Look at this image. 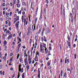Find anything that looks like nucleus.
<instances>
[{"label":"nucleus","mask_w":78,"mask_h":78,"mask_svg":"<svg viewBox=\"0 0 78 78\" xmlns=\"http://www.w3.org/2000/svg\"><path fill=\"white\" fill-rule=\"evenodd\" d=\"M22 14L23 15V16H24V15H25V12L24 11L23 12H22Z\"/></svg>","instance_id":"37998d69"},{"label":"nucleus","mask_w":78,"mask_h":78,"mask_svg":"<svg viewBox=\"0 0 78 78\" xmlns=\"http://www.w3.org/2000/svg\"><path fill=\"white\" fill-rule=\"evenodd\" d=\"M37 17L34 20V22H35V23H36V22H37Z\"/></svg>","instance_id":"58836bf2"},{"label":"nucleus","mask_w":78,"mask_h":78,"mask_svg":"<svg viewBox=\"0 0 78 78\" xmlns=\"http://www.w3.org/2000/svg\"><path fill=\"white\" fill-rule=\"evenodd\" d=\"M3 59L4 60V61H6V57H4Z\"/></svg>","instance_id":"e433bc0d"},{"label":"nucleus","mask_w":78,"mask_h":78,"mask_svg":"<svg viewBox=\"0 0 78 78\" xmlns=\"http://www.w3.org/2000/svg\"><path fill=\"white\" fill-rule=\"evenodd\" d=\"M16 5H17V8H20V4H18Z\"/></svg>","instance_id":"bb28decb"},{"label":"nucleus","mask_w":78,"mask_h":78,"mask_svg":"<svg viewBox=\"0 0 78 78\" xmlns=\"http://www.w3.org/2000/svg\"><path fill=\"white\" fill-rule=\"evenodd\" d=\"M11 25V23L10 22V21H9V27H10V26Z\"/></svg>","instance_id":"c756f323"},{"label":"nucleus","mask_w":78,"mask_h":78,"mask_svg":"<svg viewBox=\"0 0 78 78\" xmlns=\"http://www.w3.org/2000/svg\"><path fill=\"white\" fill-rule=\"evenodd\" d=\"M30 47H31V43H32V39H30Z\"/></svg>","instance_id":"a878e982"},{"label":"nucleus","mask_w":78,"mask_h":78,"mask_svg":"<svg viewBox=\"0 0 78 78\" xmlns=\"http://www.w3.org/2000/svg\"><path fill=\"white\" fill-rule=\"evenodd\" d=\"M10 70L11 71H13V70H14V68L12 67H11L10 69Z\"/></svg>","instance_id":"052dcab7"},{"label":"nucleus","mask_w":78,"mask_h":78,"mask_svg":"<svg viewBox=\"0 0 78 78\" xmlns=\"http://www.w3.org/2000/svg\"><path fill=\"white\" fill-rule=\"evenodd\" d=\"M5 15L7 16H9V12L7 13V12H5Z\"/></svg>","instance_id":"c9c22d12"},{"label":"nucleus","mask_w":78,"mask_h":78,"mask_svg":"<svg viewBox=\"0 0 78 78\" xmlns=\"http://www.w3.org/2000/svg\"><path fill=\"white\" fill-rule=\"evenodd\" d=\"M40 16H42V9L41 10Z\"/></svg>","instance_id":"49530a36"},{"label":"nucleus","mask_w":78,"mask_h":78,"mask_svg":"<svg viewBox=\"0 0 78 78\" xmlns=\"http://www.w3.org/2000/svg\"><path fill=\"white\" fill-rule=\"evenodd\" d=\"M44 50L45 53H46V54H47V53L48 52V49L47 48H45Z\"/></svg>","instance_id":"2eb2a0df"},{"label":"nucleus","mask_w":78,"mask_h":78,"mask_svg":"<svg viewBox=\"0 0 78 78\" xmlns=\"http://www.w3.org/2000/svg\"><path fill=\"white\" fill-rule=\"evenodd\" d=\"M19 23H20V21H19L16 23L15 26L16 28H19Z\"/></svg>","instance_id":"20e7f679"},{"label":"nucleus","mask_w":78,"mask_h":78,"mask_svg":"<svg viewBox=\"0 0 78 78\" xmlns=\"http://www.w3.org/2000/svg\"><path fill=\"white\" fill-rule=\"evenodd\" d=\"M10 33V32H9V30L5 32L6 35H8V33Z\"/></svg>","instance_id":"cd10ccee"},{"label":"nucleus","mask_w":78,"mask_h":78,"mask_svg":"<svg viewBox=\"0 0 78 78\" xmlns=\"http://www.w3.org/2000/svg\"><path fill=\"white\" fill-rule=\"evenodd\" d=\"M44 49H43L42 48H40V52H42V51H44Z\"/></svg>","instance_id":"4d7b16f0"},{"label":"nucleus","mask_w":78,"mask_h":78,"mask_svg":"<svg viewBox=\"0 0 78 78\" xmlns=\"http://www.w3.org/2000/svg\"><path fill=\"white\" fill-rule=\"evenodd\" d=\"M73 16H71L70 17V19L71 20V22L72 23H73Z\"/></svg>","instance_id":"6ab92c4d"},{"label":"nucleus","mask_w":78,"mask_h":78,"mask_svg":"<svg viewBox=\"0 0 78 78\" xmlns=\"http://www.w3.org/2000/svg\"><path fill=\"white\" fill-rule=\"evenodd\" d=\"M51 63V60H49L48 61V62H47L48 66H50Z\"/></svg>","instance_id":"4468645a"},{"label":"nucleus","mask_w":78,"mask_h":78,"mask_svg":"<svg viewBox=\"0 0 78 78\" xmlns=\"http://www.w3.org/2000/svg\"><path fill=\"white\" fill-rule=\"evenodd\" d=\"M48 49L49 51H51V46H49Z\"/></svg>","instance_id":"473e14b6"},{"label":"nucleus","mask_w":78,"mask_h":78,"mask_svg":"<svg viewBox=\"0 0 78 78\" xmlns=\"http://www.w3.org/2000/svg\"><path fill=\"white\" fill-rule=\"evenodd\" d=\"M26 67L27 68V70H29V68H30V66H29V65H27L26 66Z\"/></svg>","instance_id":"aec40b11"},{"label":"nucleus","mask_w":78,"mask_h":78,"mask_svg":"<svg viewBox=\"0 0 78 78\" xmlns=\"http://www.w3.org/2000/svg\"><path fill=\"white\" fill-rule=\"evenodd\" d=\"M43 41L45 42H47V39L46 38H44L43 39Z\"/></svg>","instance_id":"5fc2aeb1"},{"label":"nucleus","mask_w":78,"mask_h":78,"mask_svg":"<svg viewBox=\"0 0 78 78\" xmlns=\"http://www.w3.org/2000/svg\"><path fill=\"white\" fill-rule=\"evenodd\" d=\"M48 69L49 70H51V66L48 67Z\"/></svg>","instance_id":"e2e57ef3"},{"label":"nucleus","mask_w":78,"mask_h":78,"mask_svg":"<svg viewBox=\"0 0 78 78\" xmlns=\"http://www.w3.org/2000/svg\"><path fill=\"white\" fill-rule=\"evenodd\" d=\"M19 20V16H17L16 18H14V23H15Z\"/></svg>","instance_id":"f03ea898"},{"label":"nucleus","mask_w":78,"mask_h":78,"mask_svg":"<svg viewBox=\"0 0 78 78\" xmlns=\"http://www.w3.org/2000/svg\"><path fill=\"white\" fill-rule=\"evenodd\" d=\"M34 60L36 62L39 61V60H38V57L37 56H35Z\"/></svg>","instance_id":"9d476101"},{"label":"nucleus","mask_w":78,"mask_h":78,"mask_svg":"<svg viewBox=\"0 0 78 78\" xmlns=\"http://www.w3.org/2000/svg\"><path fill=\"white\" fill-rule=\"evenodd\" d=\"M18 42H21V38H20L18 40Z\"/></svg>","instance_id":"0e129e2a"},{"label":"nucleus","mask_w":78,"mask_h":78,"mask_svg":"<svg viewBox=\"0 0 78 78\" xmlns=\"http://www.w3.org/2000/svg\"><path fill=\"white\" fill-rule=\"evenodd\" d=\"M41 28H40L39 30L38 31V34H40V33H41Z\"/></svg>","instance_id":"7c9ffc66"},{"label":"nucleus","mask_w":78,"mask_h":78,"mask_svg":"<svg viewBox=\"0 0 78 78\" xmlns=\"http://www.w3.org/2000/svg\"><path fill=\"white\" fill-rule=\"evenodd\" d=\"M67 57H66V59L65 60V64H66L67 62Z\"/></svg>","instance_id":"79ce46f5"},{"label":"nucleus","mask_w":78,"mask_h":78,"mask_svg":"<svg viewBox=\"0 0 78 78\" xmlns=\"http://www.w3.org/2000/svg\"><path fill=\"white\" fill-rule=\"evenodd\" d=\"M20 46H21V44L20 43L18 46V48L17 49V51H19V49H20Z\"/></svg>","instance_id":"0eeeda50"},{"label":"nucleus","mask_w":78,"mask_h":78,"mask_svg":"<svg viewBox=\"0 0 78 78\" xmlns=\"http://www.w3.org/2000/svg\"><path fill=\"white\" fill-rule=\"evenodd\" d=\"M20 62H22V58L20 57Z\"/></svg>","instance_id":"ea45409f"},{"label":"nucleus","mask_w":78,"mask_h":78,"mask_svg":"<svg viewBox=\"0 0 78 78\" xmlns=\"http://www.w3.org/2000/svg\"><path fill=\"white\" fill-rule=\"evenodd\" d=\"M67 71H68V72H70V69L69 68H67Z\"/></svg>","instance_id":"680f3d73"},{"label":"nucleus","mask_w":78,"mask_h":78,"mask_svg":"<svg viewBox=\"0 0 78 78\" xmlns=\"http://www.w3.org/2000/svg\"><path fill=\"white\" fill-rule=\"evenodd\" d=\"M74 56V59H76V54H75Z\"/></svg>","instance_id":"09e8293b"},{"label":"nucleus","mask_w":78,"mask_h":78,"mask_svg":"<svg viewBox=\"0 0 78 78\" xmlns=\"http://www.w3.org/2000/svg\"><path fill=\"white\" fill-rule=\"evenodd\" d=\"M72 30V32H70V36H72V32H73V30Z\"/></svg>","instance_id":"a211bd4d"},{"label":"nucleus","mask_w":78,"mask_h":78,"mask_svg":"<svg viewBox=\"0 0 78 78\" xmlns=\"http://www.w3.org/2000/svg\"><path fill=\"white\" fill-rule=\"evenodd\" d=\"M37 55H38V56L39 57L40 56V55H39V52H38L37 51V53L36 54V56H37Z\"/></svg>","instance_id":"f3484780"},{"label":"nucleus","mask_w":78,"mask_h":78,"mask_svg":"<svg viewBox=\"0 0 78 78\" xmlns=\"http://www.w3.org/2000/svg\"><path fill=\"white\" fill-rule=\"evenodd\" d=\"M18 14H22V10L18 12Z\"/></svg>","instance_id":"f704fd0d"},{"label":"nucleus","mask_w":78,"mask_h":78,"mask_svg":"<svg viewBox=\"0 0 78 78\" xmlns=\"http://www.w3.org/2000/svg\"><path fill=\"white\" fill-rule=\"evenodd\" d=\"M11 37H12V34H10V35H9L8 37H7L8 40H10V39H11Z\"/></svg>","instance_id":"6e6552de"},{"label":"nucleus","mask_w":78,"mask_h":78,"mask_svg":"<svg viewBox=\"0 0 78 78\" xmlns=\"http://www.w3.org/2000/svg\"><path fill=\"white\" fill-rule=\"evenodd\" d=\"M57 59H55V60H54V64H56V62H57Z\"/></svg>","instance_id":"8fccbe9b"},{"label":"nucleus","mask_w":78,"mask_h":78,"mask_svg":"<svg viewBox=\"0 0 78 78\" xmlns=\"http://www.w3.org/2000/svg\"><path fill=\"white\" fill-rule=\"evenodd\" d=\"M65 9H66V8L65 7H64V8H63L62 9V13L63 15H64V17H65V14L66 13V12L65 11Z\"/></svg>","instance_id":"423d86ee"},{"label":"nucleus","mask_w":78,"mask_h":78,"mask_svg":"<svg viewBox=\"0 0 78 78\" xmlns=\"http://www.w3.org/2000/svg\"><path fill=\"white\" fill-rule=\"evenodd\" d=\"M22 5H24V6H27V4L26 3H25L24 2H22Z\"/></svg>","instance_id":"393cba45"},{"label":"nucleus","mask_w":78,"mask_h":78,"mask_svg":"<svg viewBox=\"0 0 78 78\" xmlns=\"http://www.w3.org/2000/svg\"><path fill=\"white\" fill-rule=\"evenodd\" d=\"M30 29H29L28 30V33H27V36H30Z\"/></svg>","instance_id":"1a4fd4ad"},{"label":"nucleus","mask_w":78,"mask_h":78,"mask_svg":"<svg viewBox=\"0 0 78 78\" xmlns=\"http://www.w3.org/2000/svg\"><path fill=\"white\" fill-rule=\"evenodd\" d=\"M43 44H44V45H43V47H44V48H47L46 47V44H44V43H43Z\"/></svg>","instance_id":"2f4dec72"},{"label":"nucleus","mask_w":78,"mask_h":78,"mask_svg":"<svg viewBox=\"0 0 78 78\" xmlns=\"http://www.w3.org/2000/svg\"><path fill=\"white\" fill-rule=\"evenodd\" d=\"M75 0H73V5H75Z\"/></svg>","instance_id":"13d9d810"},{"label":"nucleus","mask_w":78,"mask_h":78,"mask_svg":"<svg viewBox=\"0 0 78 78\" xmlns=\"http://www.w3.org/2000/svg\"><path fill=\"white\" fill-rule=\"evenodd\" d=\"M62 73H63V71L62 70H61V76L62 77Z\"/></svg>","instance_id":"c03bdc74"},{"label":"nucleus","mask_w":78,"mask_h":78,"mask_svg":"<svg viewBox=\"0 0 78 78\" xmlns=\"http://www.w3.org/2000/svg\"><path fill=\"white\" fill-rule=\"evenodd\" d=\"M3 68V65H1L0 66V69H2Z\"/></svg>","instance_id":"de8ad7c7"},{"label":"nucleus","mask_w":78,"mask_h":78,"mask_svg":"<svg viewBox=\"0 0 78 78\" xmlns=\"http://www.w3.org/2000/svg\"><path fill=\"white\" fill-rule=\"evenodd\" d=\"M8 44V43L6 41H4V46H6V44Z\"/></svg>","instance_id":"dca6fc26"},{"label":"nucleus","mask_w":78,"mask_h":78,"mask_svg":"<svg viewBox=\"0 0 78 78\" xmlns=\"http://www.w3.org/2000/svg\"><path fill=\"white\" fill-rule=\"evenodd\" d=\"M20 73H18V77H17V78H19V77H20Z\"/></svg>","instance_id":"338daca9"},{"label":"nucleus","mask_w":78,"mask_h":78,"mask_svg":"<svg viewBox=\"0 0 78 78\" xmlns=\"http://www.w3.org/2000/svg\"><path fill=\"white\" fill-rule=\"evenodd\" d=\"M67 38L68 41H67L66 42H68V43H67V45H68V46L69 48H71V43H70V37L69 36V34H68V35Z\"/></svg>","instance_id":"f257e3e1"},{"label":"nucleus","mask_w":78,"mask_h":78,"mask_svg":"<svg viewBox=\"0 0 78 78\" xmlns=\"http://www.w3.org/2000/svg\"><path fill=\"white\" fill-rule=\"evenodd\" d=\"M19 71L20 72H21V65H19Z\"/></svg>","instance_id":"ddd939ff"},{"label":"nucleus","mask_w":78,"mask_h":78,"mask_svg":"<svg viewBox=\"0 0 78 78\" xmlns=\"http://www.w3.org/2000/svg\"><path fill=\"white\" fill-rule=\"evenodd\" d=\"M6 20H7V21L9 20V16H7L6 18Z\"/></svg>","instance_id":"4c0bfd02"},{"label":"nucleus","mask_w":78,"mask_h":78,"mask_svg":"<svg viewBox=\"0 0 78 78\" xmlns=\"http://www.w3.org/2000/svg\"><path fill=\"white\" fill-rule=\"evenodd\" d=\"M0 58L1 59L2 58V52H0Z\"/></svg>","instance_id":"a19ab883"},{"label":"nucleus","mask_w":78,"mask_h":78,"mask_svg":"<svg viewBox=\"0 0 78 78\" xmlns=\"http://www.w3.org/2000/svg\"><path fill=\"white\" fill-rule=\"evenodd\" d=\"M17 16V15L16 14H15L13 17H16Z\"/></svg>","instance_id":"774afa93"},{"label":"nucleus","mask_w":78,"mask_h":78,"mask_svg":"<svg viewBox=\"0 0 78 78\" xmlns=\"http://www.w3.org/2000/svg\"><path fill=\"white\" fill-rule=\"evenodd\" d=\"M72 12L74 15H75V8H73Z\"/></svg>","instance_id":"f8f14e48"},{"label":"nucleus","mask_w":78,"mask_h":78,"mask_svg":"<svg viewBox=\"0 0 78 78\" xmlns=\"http://www.w3.org/2000/svg\"><path fill=\"white\" fill-rule=\"evenodd\" d=\"M36 34H37V35L35 36V39L36 41L37 42V41L38 40V33H36Z\"/></svg>","instance_id":"39448f33"},{"label":"nucleus","mask_w":78,"mask_h":78,"mask_svg":"<svg viewBox=\"0 0 78 78\" xmlns=\"http://www.w3.org/2000/svg\"><path fill=\"white\" fill-rule=\"evenodd\" d=\"M40 70V68H39L38 69L37 73L38 74H41V71Z\"/></svg>","instance_id":"4be33fe9"},{"label":"nucleus","mask_w":78,"mask_h":78,"mask_svg":"<svg viewBox=\"0 0 78 78\" xmlns=\"http://www.w3.org/2000/svg\"><path fill=\"white\" fill-rule=\"evenodd\" d=\"M29 29H30V33H32L33 32V30L31 28V27H30V28H29Z\"/></svg>","instance_id":"c85d7f7f"},{"label":"nucleus","mask_w":78,"mask_h":78,"mask_svg":"<svg viewBox=\"0 0 78 78\" xmlns=\"http://www.w3.org/2000/svg\"><path fill=\"white\" fill-rule=\"evenodd\" d=\"M49 59V58H48V57L46 58V61H48Z\"/></svg>","instance_id":"603ef678"},{"label":"nucleus","mask_w":78,"mask_h":78,"mask_svg":"<svg viewBox=\"0 0 78 78\" xmlns=\"http://www.w3.org/2000/svg\"><path fill=\"white\" fill-rule=\"evenodd\" d=\"M33 8V2H32L31 4V6H30V9Z\"/></svg>","instance_id":"3c124183"},{"label":"nucleus","mask_w":78,"mask_h":78,"mask_svg":"<svg viewBox=\"0 0 78 78\" xmlns=\"http://www.w3.org/2000/svg\"><path fill=\"white\" fill-rule=\"evenodd\" d=\"M38 78H41V74H38L37 76Z\"/></svg>","instance_id":"a18cd8bd"},{"label":"nucleus","mask_w":78,"mask_h":78,"mask_svg":"<svg viewBox=\"0 0 78 78\" xmlns=\"http://www.w3.org/2000/svg\"><path fill=\"white\" fill-rule=\"evenodd\" d=\"M67 73H66V72H65L64 75V76L65 77V78H66V76H67Z\"/></svg>","instance_id":"5701e85b"},{"label":"nucleus","mask_w":78,"mask_h":78,"mask_svg":"<svg viewBox=\"0 0 78 78\" xmlns=\"http://www.w3.org/2000/svg\"><path fill=\"white\" fill-rule=\"evenodd\" d=\"M21 34H22V31H21L19 34V36H20V37H21Z\"/></svg>","instance_id":"bf43d9fd"},{"label":"nucleus","mask_w":78,"mask_h":78,"mask_svg":"<svg viewBox=\"0 0 78 78\" xmlns=\"http://www.w3.org/2000/svg\"><path fill=\"white\" fill-rule=\"evenodd\" d=\"M50 32V28H48L47 30L46 31V34H48Z\"/></svg>","instance_id":"9b49d317"},{"label":"nucleus","mask_w":78,"mask_h":78,"mask_svg":"<svg viewBox=\"0 0 78 78\" xmlns=\"http://www.w3.org/2000/svg\"><path fill=\"white\" fill-rule=\"evenodd\" d=\"M21 19L22 20V22H23L24 20V26H25V24H26V18H24L23 17V16H22Z\"/></svg>","instance_id":"7ed1b4c3"},{"label":"nucleus","mask_w":78,"mask_h":78,"mask_svg":"<svg viewBox=\"0 0 78 78\" xmlns=\"http://www.w3.org/2000/svg\"><path fill=\"white\" fill-rule=\"evenodd\" d=\"M28 62V61H27V57L25 58L24 59V62L26 63V62Z\"/></svg>","instance_id":"b1692460"},{"label":"nucleus","mask_w":78,"mask_h":78,"mask_svg":"<svg viewBox=\"0 0 78 78\" xmlns=\"http://www.w3.org/2000/svg\"><path fill=\"white\" fill-rule=\"evenodd\" d=\"M22 78H25V73H24L22 74Z\"/></svg>","instance_id":"412c9836"},{"label":"nucleus","mask_w":78,"mask_h":78,"mask_svg":"<svg viewBox=\"0 0 78 78\" xmlns=\"http://www.w3.org/2000/svg\"><path fill=\"white\" fill-rule=\"evenodd\" d=\"M29 21L31 22V18L30 17V15H29Z\"/></svg>","instance_id":"6e6d98bb"},{"label":"nucleus","mask_w":78,"mask_h":78,"mask_svg":"<svg viewBox=\"0 0 78 78\" xmlns=\"http://www.w3.org/2000/svg\"><path fill=\"white\" fill-rule=\"evenodd\" d=\"M12 55H13V53H10V56H12Z\"/></svg>","instance_id":"69168bd1"},{"label":"nucleus","mask_w":78,"mask_h":78,"mask_svg":"<svg viewBox=\"0 0 78 78\" xmlns=\"http://www.w3.org/2000/svg\"><path fill=\"white\" fill-rule=\"evenodd\" d=\"M27 21L26 22V25H27L28 24V18H26Z\"/></svg>","instance_id":"864d4df0"},{"label":"nucleus","mask_w":78,"mask_h":78,"mask_svg":"<svg viewBox=\"0 0 78 78\" xmlns=\"http://www.w3.org/2000/svg\"><path fill=\"white\" fill-rule=\"evenodd\" d=\"M5 6H6V4H5V3H3L2 4V6H3L4 7H5Z\"/></svg>","instance_id":"72a5a7b5"}]
</instances>
